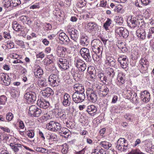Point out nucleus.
Wrapping results in <instances>:
<instances>
[{
    "label": "nucleus",
    "instance_id": "nucleus-1",
    "mask_svg": "<svg viewBox=\"0 0 154 154\" xmlns=\"http://www.w3.org/2000/svg\"><path fill=\"white\" fill-rule=\"evenodd\" d=\"M92 48L93 52L102 51L103 47L102 44L99 39H95L92 41L91 43Z\"/></svg>",
    "mask_w": 154,
    "mask_h": 154
},
{
    "label": "nucleus",
    "instance_id": "nucleus-2",
    "mask_svg": "<svg viewBox=\"0 0 154 154\" xmlns=\"http://www.w3.org/2000/svg\"><path fill=\"white\" fill-rule=\"evenodd\" d=\"M47 128L52 131L56 132L60 131L61 126L60 123L55 121H51L46 125Z\"/></svg>",
    "mask_w": 154,
    "mask_h": 154
},
{
    "label": "nucleus",
    "instance_id": "nucleus-3",
    "mask_svg": "<svg viewBox=\"0 0 154 154\" xmlns=\"http://www.w3.org/2000/svg\"><path fill=\"white\" fill-rule=\"evenodd\" d=\"M80 52L83 58L87 62H91L92 61V57L91 55L89 50L85 48H82Z\"/></svg>",
    "mask_w": 154,
    "mask_h": 154
},
{
    "label": "nucleus",
    "instance_id": "nucleus-4",
    "mask_svg": "<svg viewBox=\"0 0 154 154\" xmlns=\"http://www.w3.org/2000/svg\"><path fill=\"white\" fill-rule=\"evenodd\" d=\"M126 141L124 138H120L117 141L116 147L121 152L125 151L128 149V144H125Z\"/></svg>",
    "mask_w": 154,
    "mask_h": 154
},
{
    "label": "nucleus",
    "instance_id": "nucleus-5",
    "mask_svg": "<svg viewBox=\"0 0 154 154\" xmlns=\"http://www.w3.org/2000/svg\"><path fill=\"white\" fill-rule=\"evenodd\" d=\"M86 93L87 98L89 101L92 103H95L96 102L97 98V96L92 89L88 88Z\"/></svg>",
    "mask_w": 154,
    "mask_h": 154
},
{
    "label": "nucleus",
    "instance_id": "nucleus-6",
    "mask_svg": "<svg viewBox=\"0 0 154 154\" xmlns=\"http://www.w3.org/2000/svg\"><path fill=\"white\" fill-rule=\"evenodd\" d=\"M74 93L72 94V100L76 103H79L83 102L85 98L84 93Z\"/></svg>",
    "mask_w": 154,
    "mask_h": 154
},
{
    "label": "nucleus",
    "instance_id": "nucleus-7",
    "mask_svg": "<svg viewBox=\"0 0 154 154\" xmlns=\"http://www.w3.org/2000/svg\"><path fill=\"white\" fill-rule=\"evenodd\" d=\"M60 81L58 76L54 74L51 75L48 78L49 84L53 87L57 86L59 84Z\"/></svg>",
    "mask_w": 154,
    "mask_h": 154
},
{
    "label": "nucleus",
    "instance_id": "nucleus-8",
    "mask_svg": "<svg viewBox=\"0 0 154 154\" xmlns=\"http://www.w3.org/2000/svg\"><path fill=\"white\" fill-rule=\"evenodd\" d=\"M24 98L27 100L28 103H33L35 101L36 95L34 92L29 91L27 92L24 95Z\"/></svg>",
    "mask_w": 154,
    "mask_h": 154
},
{
    "label": "nucleus",
    "instance_id": "nucleus-9",
    "mask_svg": "<svg viewBox=\"0 0 154 154\" xmlns=\"http://www.w3.org/2000/svg\"><path fill=\"white\" fill-rule=\"evenodd\" d=\"M115 32L120 36H122L124 38H127L129 35L128 31L123 27L116 28L115 30Z\"/></svg>",
    "mask_w": 154,
    "mask_h": 154
},
{
    "label": "nucleus",
    "instance_id": "nucleus-10",
    "mask_svg": "<svg viewBox=\"0 0 154 154\" xmlns=\"http://www.w3.org/2000/svg\"><path fill=\"white\" fill-rule=\"evenodd\" d=\"M58 63L59 68L64 70L67 69L69 67V62L65 59L60 58Z\"/></svg>",
    "mask_w": 154,
    "mask_h": 154
},
{
    "label": "nucleus",
    "instance_id": "nucleus-11",
    "mask_svg": "<svg viewBox=\"0 0 154 154\" xmlns=\"http://www.w3.org/2000/svg\"><path fill=\"white\" fill-rule=\"evenodd\" d=\"M115 74V72L114 70L112 68H108L106 71V75L109 83H111L112 82Z\"/></svg>",
    "mask_w": 154,
    "mask_h": 154
},
{
    "label": "nucleus",
    "instance_id": "nucleus-12",
    "mask_svg": "<svg viewBox=\"0 0 154 154\" xmlns=\"http://www.w3.org/2000/svg\"><path fill=\"white\" fill-rule=\"evenodd\" d=\"M140 97L141 100L143 102H147L150 99L149 93L146 91L142 92L140 94Z\"/></svg>",
    "mask_w": 154,
    "mask_h": 154
},
{
    "label": "nucleus",
    "instance_id": "nucleus-13",
    "mask_svg": "<svg viewBox=\"0 0 154 154\" xmlns=\"http://www.w3.org/2000/svg\"><path fill=\"white\" fill-rule=\"evenodd\" d=\"M22 145L20 144H14L12 143H10L11 148L15 152H17L19 150V149L18 148H21L22 147ZM23 146L27 150H28L30 151H33V150L26 146L23 145Z\"/></svg>",
    "mask_w": 154,
    "mask_h": 154
},
{
    "label": "nucleus",
    "instance_id": "nucleus-14",
    "mask_svg": "<svg viewBox=\"0 0 154 154\" xmlns=\"http://www.w3.org/2000/svg\"><path fill=\"white\" fill-rule=\"evenodd\" d=\"M59 38L60 40L66 43L65 44L67 45L71 44L72 43V41L64 33H60L59 35Z\"/></svg>",
    "mask_w": 154,
    "mask_h": 154
},
{
    "label": "nucleus",
    "instance_id": "nucleus-15",
    "mask_svg": "<svg viewBox=\"0 0 154 154\" xmlns=\"http://www.w3.org/2000/svg\"><path fill=\"white\" fill-rule=\"evenodd\" d=\"M67 49L63 47L58 46L57 48V55L61 57H64L65 56V52Z\"/></svg>",
    "mask_w": 154,
    "mask_h": 154
},
{
    "label": "nucleus",
    "instance_id": "nucleus-16",
    "mask_svg": "<svg viewBox=\"0 0 154 154\" xmlns=\"http://www.w3.org/2000/svg\"><path fill=\"white\" fill-rule=\"evenodd\" d=\"M87 27L89 30L91 32L97 31L99 30L100 27L95 22H91L88 23Z\"/></svg>",
    "mask_w": 154,
    "mask_h": 154
},
{
    "label": "nucleus",
    "instance_id": "nucleus-17",
    "mask_svg": "<svg viewBox=\"0 0 154 154\" xmlns=\"http://www.w3.org/2000/svg\"><path fill=\"white\" fill-rule=\"evenodd\" d=\"M71 98L70 95L67 93L64 94L63 100L62 101L63 105L65 107H67L70 105Z\"/></svg>",
    "mask_w": 154,
    "mask_h": 154
},
{
    "label": "nucleus",
    "instance_id": "nucleus-18",
    "mask_svg": "<svg viewBox=\"0 0 154 154\" xmlns=\"http://www.w3.org/2000/svg\"><path fill=\"white\" fill-rule=\"evenodd\" d=\"M41 92L44 97H48L54 94L53 90L49 87L46 88L45 89L42 90Z\"/></svg>",
    "mask_w": 154,
    "mask_h": 154
},
{
    "label": "nucleus",
    "instance_id": "nucleus-19",
    "mask_svg": "<svg viewBox=\"0 0 154 154\" xmlns=\"http://www.w3.org/2000/svg\"><path fill=\"white\" fill-rule=\"evenodd\" d=\"M136 34L138 38L141 39H144L146 36L145 30L143 29H139L137 30Z\"/></svg>",
    "mask_w": 154,
    "mask_h": 154
},
{
    "label": "nucleus",
    "instance_id": "nucleus-20",
    "mask_svg": "<svg viewBox=\"0 0 154 154\" xmlns=\"http://www.w3.org/2000/svg\"><path fill=\"white\" fill-rule=\"evenodd\" d=\"M88 38V37L85 34L81 35L80 39V43L81 45L83 46H87L89 43Z\"/></svg>",
    "mask_w": 154,
    "mask_h": 154
},
{
    "label": "nucleus",
    "instance_id": "nucleus-21",
    "mask_svg": "<svg viewBox=\"0 0 154 154\" xmlns=\"http://www.w3.org/2000/svg\"><path fill=\"white\" fill-rule=\"evenodd\" d=\"M74 90L75 91L74 93H81L83 92L84 93L85 89L84 86L80 84H76L74 85L73 86Z\"/></svg>",
    "mask_w": 154,
    "mask_h": 154
},
{
    "label": "nucleus",
    "instance_id": "nucleus-22",
    "mask_svg": "<svg viewBox=\"0 0 154 154\" xmlns=\"http://www.w3.org/2000/svg\"><path fill=\"white\" fill-rule=\"evenodd\" d=\"M137 18L135 17H131V19L128 20V26L131 28H134L138 26V22H137Z\"/></svg>",
    "mask_w": 154,
    "mask_h": 154
},
{
    "label": "nucleus",
    "instance_id": "nucleus-23",
    "mask_svg": "<svg viewBox=\"0 0 154 154\" xmlns=\"http://www.w3.org/2000/svg\"><path fill=\"white\" fill-rule=\"evenodd\" d=\"M37 104L40 107L44 109L47 108L49 105V102L45 100L38 101Z\"/></svg>",
    "mask_w": 154,
    "mask_h": 154
},
{
    "label": "nucleus",
    "instance_id": "nucleus-24",
    "mask_svg": "<svg viewBox=\"0 0 154 154\" xmlns=\"http://www.w3.org/2000/svg\"><path fill=\"white\" fill-rule=\"evenodd\" d=\"M35 70H36V71L34 72V73L35 77L38 78H40L43 73L42 69L39 66H38Z\"/></svg>",
    "mask_w": 154,
    "mask_h": 154
},
{
    "label": "nucleus",
    "instance_id": "nucleus-25",
    "mask_svg": "<svg viewBox=\"0 0 154 154\" xmlns=\"http://www.w3.org/2000/svg\"><path fill=\"white\" fill-rule=\"evenodd\" d=\"M79 72L77 69H75L74 68H72L70 71V73L75 80H78L80 77V75L79 74Z\"/></svg>",
    "mask_w": 154,
    "mask_h": 154
},
{
    "label": "nucleus",
    "instance_id": "nucleus-26",
    "mask_svg": "<svg viewBox=\"0 0 154 154\" xmlns=\"http://www.w3.org/2000/svg\"><path fill=\"white\" fill-rule=\"evenodd\" d=\"M98 76L100 79V81L103 82V83L105 82V83L106 82L108 84L109 83V81H108L106 74L105 75L102 72H100L98 74Z\"/></svg>",
    "mask_w": 154,
    "mask_h": 154
},
{
    "label": "nucleus",
    "instance_id": "nucleus-27",
    "mask_svg": "<svg viewBox=\"0 0 154 154\" xmlns=\"http://www.w3.org/2000/svg\"><path fill=\"white\" fill-rule=\"evenodd\" d=\"M86 111L89 114L91 115L96 112L97 109L94 105H89L88 106Z\"/></svg>",
    "mask_w": 154,
    "mask_h": 154
},
{
    "label": "nucleus",
    "instance_id": "nucleus-28",
    "mask_svg": "<svg viewBox=\"0 0 154 154\" xmlns=\"http://www.w3.org/2000/svg\"><path fill=\"white\" fill-rule=\"evenodd\" d=\"M19 20L22 22L24 24H30L31 22L29 18L25 16H21L19 18Z\"/></svg>",
    "mask_w": 154,
    "mask_h": 154
},
{
    "label": "nucleus",
    "instance_id": "nucleus-29",
    "mask_svg": "<svg viewBox=\"0 0 154 154\" xmlns=\"http://www.w3.org/2000/svg\"><path fill=\"white\" fill-rule=\"evenodd\" d=\"M99 88H100V93H101L100 94L101 96H105L109 91V89L107 86H104L101 88L99 87Z\"/></svg>",
    "mask_w": 154,
    "mask_h": 154
},
{
    "label": "nucleus",
    "instance_id": "nucleus-30",
    "mask_svg": "<svg viewBox=\"0 0 154 154\" xmlns=\"http://www.w3.org/2000/svg\"><path fill=\"white\" fill-rule=\"evenodd\" d=\"M94 53L92 54V58L95 61H98L100 57H101L102 51L100 52L97 51V52H94Z\"/></svg>",
    "mask_w": 154,
    "mask_h": 154
},
{
    "label": "nucleus",
    "instance_id": "nucleus-31",
    "mask_svg": "<svg viewBox=\"0 0 154 154\" xmlns=\"http://www.w3.org/2000/svg\"><path fill=\"white\" fill-rule=\"evenodd\" d=\"M126 79L125 75L124 74H119L118 75L117 80L121 85L124 84L125 82Z\"/></svg>",
    "mask_w": 154,
    "mask_h": 154
},
{
    "label": "nucleus",
    "instance_id": "nucleus-32",
    "mask_svg": "<svg viewBox=\"0 0 154 154\" xmlns=\"http://www.w3.org/2000/svg\"><path fill=\"white\" fill-rule=\"evenodd\" d=\"M12 27L13 29L16 31H20L21 28H22V26L18 24L16 21H14L12 23Z\"/></svg>",
    "mask_w": 154,
    "mask_h": 154
},
{
    "label": "nucleus",
    "instance_id": "nucleus-33",
    "mask_svg": "<svg viewBox=\"0 0 154 154\" xmlns=\"http://www.w3.org/2000/svg\"><path fill=\"white\" fill-rule=\"evenodd\" d=\"M68 131V129L66 128H61V129H60L59 132L60 133L64 134L65 135V136H63H63H64L65 138H67L69 136Z\"/></svg>",
    "mask_w": 154,
    "mask_h": 154
},
{
    "label": "nucleus",
    "instance_id": "nucleus-34",
    "mask_svg": "<svg viewBox=\"0 0 154 154\" xmlns=\"http://www.w3.org/2000/svg\"><path fill=\"white\" fill-rule=\"evenodd\" d=\"M38 108L35 105H32L31 106L29 109V112L31 115H33L35 113V112L37 111V109Z\"/></svg>",
    "mask_w": 154,
    "mask_h": 154
},
{
    "label": "nucleus",
    "instance_id": "nucleus-35",
    "mask_svg": "<svg viewBox=\"0 0 154 154\" xmlns=\"http://www.w3.org/2000/svg\"><path fill=\"white\" fill-rule=\"evenodd\" d=\"M100 145L103 146L104 148L106 149H108L111 146V144L109 142L102 141L100 143Z\"/></svg>",
    "mask_w": 154,
    "mask_h": 154
},
{
    "label": "nucleus",
    "instance_id": "nucleus-36",
    "mask_svg": "<svg viewBox=\"0 0 154 154\" xmlns=\"http://www.w3.org/2000/svg\"><path fill=\"white\" fill-rule=\"evenodd\" d=\"M20 4V0H10V7H15Z\"/></svg>",
    "mask_w": 154,
    "mask_h": 154
},
{
    "label": "nucleus",
    "instance_id": "nucleus-37",
    "mask_svg": "<svg viewBox=\"0 0 154 154\" xmlns=\"http://www.w3.org/2000/svg\"><path fill=\"white\" fill-rule=\"evenodd\" d=\"M107 152L105 151L104 149L102 148L98 149H95L94 152H93L91 154H107Z\"/></svg>",
    "mask_w": 154,
    "mask_h": 154
},
{
    "label": "nucleus",
    "instance_id": "nucleus-38",
    "mask_svg": "<svg viewBox=\"0 0 154 154\" xmlns=\"http://www.w3.org/2000/svg\"><path fill=\"white\" fill-rule=\"evenodd\" d=\"M77 6L79 8H82L85 6L86 4V2L85 0H77Z\"/></svg>",
    "mask_w": 154,
    "mask_h": 154
},
{
    "label": "nucleus",
    "instance_id": "nucleus-39",
    "mask_svg": "<svg viewBox=\"0 0 154 154\" xmlns=\"http://www.w3.org/2000/svg\"><path fill=\"white\" fill-rule=\"evenodd\" d=\"M112 22V20L109 18H107V20L103 24V27L106 30L108 29V27L110 26Z\"/></svg>",
    "mask_w": 154,
    "mask_h": 154
},
{
    "label": "nucleus",
    "instance_id": "nucleus-40",
    "mask_svg": "<svg viewBox=\"0 0 154 154\" xmlns=\"http://www.w3.org/2000/svg\"><path fill=\"white\" fill-rule=\"evenodd\" d=\"M4 79L3 81L4 85L6 86L10 85V81L9 80V76L8 75H5L4 76Z\"/></svg>",
    "mask_w": 154,
    "mask_h": 154
},
{
    "label": "nucleus",
    "instance_id": "nucleus-41",
    "mask_svg": "<svg viewBox=\"0 0 154 154\" xmlns=\"http://www.w3.org/2000/svg\"><path fill=\"white\" fill-rule=\"evenodd\" d=\"M128 61L126 60L118 61L120 63L121 66L123 68H126L128 66Z\"/></svg>",
    "mask_w": 154,
    "mask_h": 154
},
{
    "label": "nucleus",
    "instance_id": "nucleus-42",
    "mask_svg": "<svg viewBox=\"0 0 154 154\" xmlns=\"http://www.w3.org/2000/svg\"><path fill=\"white\" fill-rule=\"evenodd\" d=\"M115 20L116 22L118 23L119 25H121L123 21V18L121 17H116Z\"/></svg>",
    "mask_w": 154,
    "mask_h": 154
},
{
    "label": "nucleus",
    "instance_id": "nucleus-43",
    "mask_svg": "<svg viewBox=\"0 0 154 154\" xmlns=\"http://www.w3.org/2000/svg\"><path fill=\"white\" fill-rule=\"evenodd\" d=\"M85 63L84 61L81 60H77L75 64V66L78 68Z\"/></svg>",
    "mask_w": 154,
    "mask_h": 154
},
{
    "label": "nucleus",
    "instance_id": "nucleus-44",
    "mask_svg": "<svg viewBox=\"0 0 154 154\" xmlns=\"http://www.w3.org/2000/svg\"><path fill=\"white\" fill-rule=\"evenodd\" d=\"M7 100V98L5 95L1 96L0 97V104H5Z\"/></svg>",
    "mask_w": 154,
    "mask_h": 154
},
{
    "label": "nucleus",
    "instance_id": "nucleus-45",
    "mask_svg": "<svg viewBox=\"0 0 154 154\" xmlns=\"http://www.w3.org/2000/svg\"><path fill=\"white\" fill-rule=\"evenodd\" d=\"M4 6L6 8V11L7 12L9 11L10 7V2L9 0H5V3L4 4Z\"/></svg>",
    "mask_w": 154,
    "mask_h": 154
},
{
    "label": "nucleus",
    "instance_id": "nucleus-46",
    "mask_svg": "<svg viewBox=\"0 0 154 154\" xmlns=\"http://www.w3.org/2000/svg\"><path fill=\"white\" fill-rule=\"evenodd\" d=\"M140 63L141 65L142 66H143L144 67V66H143V65H146L148 63V62L146 59L145 58L141 59L140 60Z\"/></svg>",
    "mask_w": 154,
    "mask_h": 154
},
{
    "label": "nucleus",
    "instance_id": "nucleus-47",
    "mask_svg": "<svg viewBox=\"0 0 154 154\" xmlns=\"http://www.w3.org/2000/svg\"><path fill=\"white\" fill-rule=\"evenodd\" d=\"M143 153L141 152L139 150L133 149L131 151L129 152L128 154H142Z\"/></svg>",
    "mask_w": 154,
    "mask_h": 154
},
{
    "label": "nucleus",
    "instance_id": "nucleus-48",
    "mask_svg": "<svg viewBox=\"0 0 154 154\" xmlns=\"http://www.w3.org/2000/svg\"><path fill=\"white\" fill-rule=\"evenodd\" d=\"M36 150L42 153H47L48 151V149L42 147H37L36 149Z\"/></svg>",
    "mask_w": 154,
    "mask_h": 154
},
{
    "label": "nucleus",
    "instance_id": "nucleus-49",
    "mask_svg": "<svg viewBox=\"0 0 154 154\" xmlns=\"http://www.w3.org/2000/svg\"><path fill=\"white\" fill-rule=\"evenodd\" d=\"M28 136L30 138H33L34 136V133L33 131H28L26 132Z\"/></svg>",
    "mask_w": 154,
    "mask_h": 154
},
{
    "label": "nucleus",
    "instance_id": "nucleus-50",
    "mask_svg": "<svg viewBox=\"0 0 154 154\" xmlns=\"http://www.w3.org/2000/svg\"><path fill=\"white\" fill-rule=\"evenodd\" d=\"M37 111L35 112L33 116L35 117H38L40 116V115L42 113V110L41 109L39 108L37 109Z\"/></svg>",
    "mask_w": 154,
    "mask_h": 154
},
{
    "label": "nucleus",
    "instance_id": "nucleus-51",
    "mask_svg": "<svg viewBox=\"0 0 154 154\" xmlns=\"http://www.w3.org/2000/svg\"><path fill=\"white\" fill-rule=\"evenodd\" d=\"M106 63L107 64L108 63L109 64L115 60L113 57L111 56H108L106 58Z\"/></svg>",
    "mask_w": 154,
    "mask_h": 154
},
{
    "label": "nucleus",
    "instance_id": "nucleus-52",
    "mask_svg": "<svg viewBox=\"0 0 154 154\" xmlns=\"http://www.w3.org/2000/svg\"><path fill=\"white\" fill-rule=\"evenodd\" d=\"M133 91H131V90H127L125 91V94L126 95V97L128 98L131 97V95L132 94V92Z\"/></svg>",
    "mask_w": 154,
    "mask_h": 154
},
{
    "label": "nucleus",
    "instance_id": "nucleus-53",
    "mask_svg": "<svg viewBox=\"0 0 154 154\" xmlns=\"http://www.w3.org/2000/svg\"><path fill=\"white\" fill-rule=\"evenodd\" d=\"M44 63L45 65L48 66L52 64L53 63V61L50 59H48L45 60Z\"/></svg>",
    "mask_w": 154,
    "mask_h": 154
},
{
    "label": "nucleus",
    "instance_id": "nucleus-54",
    "mask_svg": "<svg viewBox=\"0 0 154 154\" xmlns=\"http://www.w3.org/2000/svg\"><path fill=\"white\" fill-rule=\"evenodd\" d=\"M45 29L47 30H50L52 29V25L49 23H45Z\"/></svg>",
    "mask_w": 154,
    "mask_h": 154
},
{
    "label": "nucleus",
    "instance_id": "nucleus-55",
    "mask_svg": "<svg viewBox=\"0 0 154 154\" xmlns=\"http://www.w3.org/2000/svg\"><path fill=\"white\" fill-rule=\"evenodd\" d=\"M20 31H21L20 34L22 36H25L26 33L27 32V30L26 28H23L22 27L21 28Z\"/></svg>",
    "mask_w": 154,
    "mask_h": 154
},
{
    "label": "nucleus",
    "instance_id": "nucleus-56",
    "mask_svg": "<svg viewBox=\"0 0 154 154\" xmlns=\"http://www.w3.org/2000/svg\"><path fill=\"white\" fill-rule=\"evenodd\" d=\"M137 18V22H138V26H139V25L140 26L143 25V22L144 23L143 20L141 19H139L138 17H136Z\"/></svg>",
    "mask_w": 154,
    "mask_h": 154
},
{
    "label": "nucleus",
    "instance_id": "nucleus-57",
    "mask_svg": "<svg viewBox=\"0 0 154 154\" xmlns=\"http://www.w3.org/2000/svg\"><path fill=\"white\" fill-rule=\"evenodd\" d=\"M77 103H76L74 102H72L70 103V105L69 108L73 110H74L75 109L76 107Z\"/></svg>",
    "mask_w": 154,
    "mask_h": 154
},
{
    "label": "nucleus",
    "instance_id": "nucleus-58",
    "mask_svg": "<svg viewBox=\"0 0 154 154\" xmlns=\"http://www.w3.org/2000/svg\"><path fill=\"white\" fill-rule=\"evenodd\" d=\"M86 65L85 63V64L81 66L79 68V70H81L82 72H84L86 69Z\"/></svg>",
    "mask_w": 154,
    "mask_h": 154
},
{
    "label": "nucleus",
    "instance_id": "nucleus-59",
    "mask_svg": "<svg viewBox=\"0 0 154 154\" xmlns=\"http://www.w3.org/2000/svg\"><path fill=\"white\" fill-rule=\"evenodd\" d=\"M36 57L38 58H42L45 57V54L42 52H40L36 55Z\"/></svg>",
    "mask_w": 154,
    "mask_h": 154
},
{
    "label": "nucleus",
    "instance_id": "nucleus-60",
    "mask_svg": "<svg viewBox=\"0 0 154 154\" xmlns=\"http://www.w3.org/2000/svg\"><path fill=\"white\" fill-rule=\"evenodd\" d=\"M71 38L75 42H77L78 38V34L75 35H72L71 36Z\"/></svg>",
    "mask_w": 154,
    "mask_h": 154
},
{
    "label": "nucleus",
    "instance_id": "nucleus-61",
    "mask_svg": "<svg viewBox=\"0 0 154 154\" xmlns=\"http://www.w3.org/2000/svg\"><path fill=\"white\" fill-rule=\"evenodd\" d=\"M126 60H128V59L126 57V56H120L119 57L118 61H122Z\"/></svg>",
    "mask_w": 154,
    "mask_h": 154
},
{
    "label": "nucleus",
    "instance_id": "nucleus-62",
    "mask_svg": "<svg viewBox=\"0 0 154 154\" xmlns=\"http://www.w3.org/2000/svg\"><path fill=\"white\" fill-rule=\"evenodd\" d=\"M109 65L112 67H117V63L116 60L115 59Z\"/></svg>",
    "mask_w": 154,
    "mask_h": 154
},
{
    "label": "nucleus",
    "instance_id": "nucleus-63",
    "mask_svg": "<svg viewBox=\"0 0 154 154\" xmlns=\"http://www.w3.org/2000/svg\"><path fill=\"white\" fill-rule=\"evenodd\" d=\"M141 2L144 5H146L149 4L150 2V0H141Z\"/></svg>",
    "mask_w": 154,
    "mask_h": 154
},
{
    "label": "nucleus",
    "instance_id": "nucleus-64",
    "mask_svg": "<svg viewBox=\"0 0 154 154\" xmlns=\"http://www.w3.org/2000/svg\"><path fill=\"white\" fill-rule=\"evenodd\" d=\"M10 94H11V97L13 98H14L16 97L17 96L16 95L15 91L14 90L11 91H10Z\"/></svg>",
    "mask_w": 154,
    "mask_h": 154
}]
</instances>
